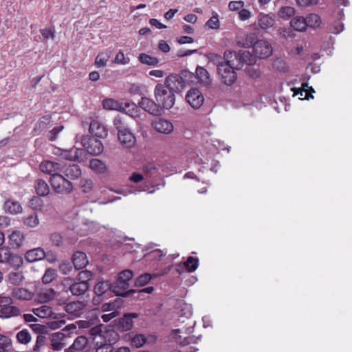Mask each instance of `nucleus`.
<instances>
[{"mask_svg":"<svg viewBox=\"0 0 352 352\" xmlns=\"http://www.w3.org/2000/svg\"><path fill=\"white\" fill-rule=\"evenodd\" d=\"M46 340L45 336L43 335H38L36 337V340L34 346H33V351L38 352L41 350V347L45 344Z\"/></svg>","mask_w":352,"mask_h":352,"instance_id":"052dcab7","label":"nucleus"},{"mask_svg":"<svg viewBox=\"0 0 352 352\" xmlns=\"http://www.w3.org/2000/svg\"><path fill=\"white\" fill-rule=\"evenodd\" d=\"M24 234L19 230H14L9 236L10 244L13 248H20L24 241Z\"/></svg>","mask_w":352,"mask_h":352,"instance_id":"a878e982","label":"nucleus"},{"mask_svg":"<svg viewBox=\"0 0 352 352\" xmlns=\"http://www.w3.org/2000/svg\"><path fill=\"white\" fill-rule=\"evenodd\" d=\"M94 349L96 352H113L114 347L109 344H107L99 338H96L94 341Z\"/></svg>","mask_w":352,"mask_h":352,"instance_id":"c9c22d12","label":"nucleus"},{"mask_svg":"<svg viewBox=\"0 0 352 352\" xmlns=\"http://www.w3.org/2000/svg\"><path fill=\"white\" fill-rule=\"evenodd\" d=\"M133 272L130 270L122 271L118 275L116 281L113 283L115 287H118L120 292L121 296H126V290L129 288V281L133 277Z\"/></svg>","mask_w":352,"mask_h":352,"instance_id":"423d86ee","label":"nucleus"},{"mask_svg":"<svg viewBox=\"0 0 352 352\" xmlns=\"http://www.w3.org/2000/svg\"><path fill=\"white\" fill-rule=\"evenodd\" d=\"M82 153V149L73 148L68 151H65L63 153V157L67 160L76 161L79 159V155Z\"/></svg>","mask_w":352,"mask_h":352,"instance_id":"4c0bfd02","label":"nucleus"},{"mask_svg":"<svg viewBox=\"0 0 352 352\" xmlns=\"http://www.w3.org/2000/svg\"><path fill=\"white\" fill-rule=\"evenodd\" d=\"M102 106L104 109L108 110H120L122 107V104H120L118 101L111 99L107 98L104 99L102 102Z\"/></svg>","mask_w":352,"mask_h":352,"instance_id":"09e8293b","label":"nucleus"},{"mask_svg":"<svg viewBox=\"0 0 352 352\" xmlns=\"http://www.w3.org/2000/svg\"><path fill=\"white\" fill-rule=\"evenodd\" d=\"M164 85L175 94L181 91L184 88L186 81L181 76L172 74L166 77Z\"/></svg>","mask_w":352,"mask_h":352,"instance_id":"0eeeda50","label":"nucleus"},{"mask_svg":"<svg viewBox=\"0 0 352 352\" xmlns=\"http://www.w3.org/2000/svg\"><path fill=\"white\" fill-rule=\"evenodd\" d=\"M197 78L204 85L210 83V77L208 72L203 67L198 66L195 71Z\"/></svg>","mask_w":352,"mask_h":352,"instance_id":"f704fd0d","label":"nucleus"},{"mask_svg":"<svg viewBox=\"0 0 352 352\" xmlns=\"http://www.w3.org/2000/svg\"><path fill=\"white\" fill-rule=\"evenodd\" d=\"M273 66L274 68L280 72H286L288 69L287 65L281 58L275 59L273 63Z\"/></svg>","mask_w":352,"mask_h":352,"instance_id":"13d9d810","label":"nucleus"},{"mask_svg":"<svg viewBox=\"0 0 352 352\" xmlns=\"http://www.w3.org/2000/svg\"><path fill=\"white\" fill-rule=\"evenodd\" d=\"M97 338L113 346V344L119 340V335L113 330H109L99 335Z\"/></svg>","mask_w":352,"mask_h":352,"instance_id":"393cba45","label":"nucleus"},{"mask_svg":"<svg viewBox=\"0 0 352 352\" xmlns=\"http://www.w3.org/2000/svg\"><path fill=\"white\" fill-rule=\"evenodd\" d=\"M59 270L63 274H68L72 270V265L69 261H63L59 265Z\"/></svg>","mask_w":352,"mask_h":352,"instance_id":"680f3d73","label":"nucleus"},{"mask_svg":"<svg viewBox=\"0 0 352 352\" xmlns=\"http://www.w3.org/2000/svg\"><path fill=\"white\" fill-rule=\"evenodd\" d=\"M61 166L62 164L56 162L44 160L40 164L39 168L43 173L53 177L56 175H60L59 173L61 170Z\"/></svg>","mask_w":352,"mask_h":352,"instance_id":"4468645a","label":"nucleus"},{"mask_svg":"<svg viewBox=\"0 0 352 352\" xmlns=\"http://www.w3.org/2000/svg\"><path fill=\"white\" fill-rule=\"evenodd\" d=\"M92 181L91 179H81L80 186L83 192H89L92 188Z\"/></svg>","mask_w":352,"mask_h":352,"instance_id":"0e129e2a","label":"nucleus"},{"mask_svg":"<svg viewBox=\"0 0 352 352\" xmlns=\"http://www.w3.org/2000/svg\"><path fill=\"white\" fill-rule=\"evenodd\" d=\"M16 338L20 344H27L31 341L32 336L28 329H23L16 333Z\"/></svg>","mask_w":352,"mask_h":352,"instance_id":"a19ab883","label":"nucleus"},{"mask_svg":"<svg viewBox=\"0 0 352 352\" xmlns=\"http://www.w3.org/2000/svg\"><path fill=\"white\" fill-rule=\"evenodd\" d=\"M121 111L125 112L126 114L132 118L138 116V111L136 105L134 103L125 102L122 104Z\"/></svg>","mask_w":352,"mask_h":352,"instance_id":"58836bf2","label":"nucleus"},{"mask_svg":"<svg viewBox=\"0 0 352 352\" xmlns=\"http://www.w3.org/2000/svg\"><path fill=\"white\" fill-rule=\"evenodd\" d=\"M176 339H177V342L180 345H183V346L195 342V338L193 336H186L179 335L177 338H176Z\"/></svg>","mask_w":352,"mask_h":352,"instance_id":"6e6d98bb","label":"nucleus"},{"mask_svg":"<svg viewBox=\"0 0 352 352\" xmlns=\"http://www.w3.org/2000/svg\"><path fill=\"white\" fill-rule=\"evenodd\" d=\"M10 252L9 248L0 246V263H6Z\"/></svg>","mask_w":352,"mask_h":352,"instance_id":"bf43d9fd","label":"nucleus"},{"mask_svg":"<svg viewBox=\"0 0 352 352\" xmlns=\"http://www.w3.org/2000/svg\"><path fill=\"white\" fill-rule=\"evenodd\" d=\"M131 344L132 346L140 348L146 342V338L142 334H131L130 336Z\"/></svg>","mask_w":352,"mask_h":352,"instance_id":"c03bdc74","label":"nucleus"},{"mask_svg":"<svg viewBox=\"0 0 352 352\" xmlns=\"http://www.w3.org/2000/svg\"><path fill=\"white\" fill-rule=\"evenodd\" d=\"M32 312L38 317L43 318L50 317L53 314L52 307L45 305L34 308Z\"/></svg>","mask_w":352,"mask_h":352,"instance_id":"473e14b6","label":"nucleus"},{"mask_svg":"<svg viewBox=\"0 0 352 352\" xmlns=\"http://www.w3.org/2000/svg\"><path fill=\"white\" fill-rule=\"evenodd\" d=\"M10 294L12 298L24 301L30 300L34 296V292L24 287H19L12 288Z\"/></svg>","mask_w":352,"mask_h":352,"instance_id":"dca6fc26","label":"nucleus"},{"mask_svg":"<svg viewBox=\"0 0 352 352\" xmlns=\"http://www.w3.org/2000/svg\"><path fill=\"white\" fill-rule=\"evenodd\" d=\"M55 294L56 292L52 289H43L38 294V300L41 302H49L54 298Z\"/></svg>","mask_w":352,"mask_h":352,"instance_id":"79ce46f5","label":"nucleus"},{"mask_svg":"<svg viewBox=\"0 0 352 352\" xmlns=\"http://www.w3.org/2000/svg\"><path fill=\"white\" fill-rule=\"evenodd\" d=\"M152 126L159 133L163 134H170L174 129L173 123L164 118H157L152 122Z\"/></svg>","mask_w":352,"mask_h":352,"instance_id":"ddd939ff","label":"nucleus"},{"mask_svg":"<svg viewBox=\"0 0 352 352\" xmlns=\"http://www.w3.org/2000/svg\"><path fill=\"white\" fill-rule=\"evenodd\" d=\"M12 340L10 337L0 334V352H10Z\"/></svg>","mask_w":352,"mask_h":352,"instance_id":"49530a36","label":"nucleus"},{"mask_svg":"<svg viewBox=\"0 0 352 352\" xmlns=\"http://www.w3.org/2000/svg\"><path fill=\"white\" fill-rule=\"evenodd\" d=\"M344 30V24L339 20L336 21L333 25L331 32L333 34H340Z\"/></svg>","mask_w":352,"mask_h":352,"instance_id":"69168bd1","label":"nucleus"},{"mask_svg":"<svg viewBox=\"0 0 352 352\" xmlns=\"http://www.w3.org/2000/svg\"><path fill=\"white\" fill-rule=\"evenodd\" d=\"M22 222L25 227L34 228L39 224L38 214L36 212H32L28 216H25L22 217Z\"/></svg>","mask_w":352,"mask_h":352,"instance_id":"c756f323","label":"nucleus"},{"mask_svg":"<svg viewBox=\"0 0 352 352\" xmlns=\"http://www.w3.org/2000/svg\"><path fill=\"white\" fill-rule=\"evenodd\" d=\"M113 127L118 131V135L129 129V124H127L125 118L120 116H117L113 118Z\"/></svg>","mask_w":352,"mask_h":352,"instance_id":"c85d7f7f","label":"nucleus"},{"mask_svg":"<svg viewBox=\"0 0 352 352\" xmlns=\"http://www.w3.org/2000/svg\"><path fill=\"white\" fill-rule=\"evenodd\" d=\"M252 53L255 54L256 58H266L272 54V48L267 41L260 40L254 43Z\"/></svg>","mask_w":352,"mask_h":352,"instance_id":"1a4fd4ad","label":"nucleus"},{"mask_svg":"<svg viewBox=\"0 0 352 352\" xmlns=\"http://www.w3.org/2000/svg\"><path fill=\"white\" fill-rule=\"evenodd\" d=\"M138 60L142 63L151 66H155L159 63V60L157 58L144 53H142L139 55Z\"/></svg>","mask_w":352,"mask_h":352,"instance_id":"de8ad7c7","label":"nucleus"},{"mask_svg":"<svg viewBox=\"0 0 352 352\" xmlns=\"http://www.w3.org/2000/svg\"><path fill=\"white\" fill-rule=\"evenodd\" d=\"M25 278L22 272H10L9 274V282L14 285H19L23 283Z\"/></svg>","mask_w":352,"mask_h":352,"instance_id":"8fccbe9b","label":"nucleus"},{"mask_svg":"<svg viewBox=\"0 0 352 352\" xmlns=\"http://www.w3.org/2000/svg\"><path fill=\"white\" fill-rule=\"evenodd\" d=\"M3 210L6 213L12 215L21 214L23 211L21 204L14 199H8L3 204Z\"/></svg>","mask_w":352,"mask_h":352,"instance_id":"aec40b11","label":"nucleus"},{"mask_svg":"<svg viewBox=\"0 0 352 352\" xmlns=\"http://www.w3.org/2000/svg\"><path fill=\"white\" fill-rule=\"evenodd\" d=\"M151 279V276L149 274L146 273L142 274L136 278L135 285L138 287L144 286L147 284Z\"/></svg>","mask_w":352,"mask_h":352,"instance_id":"5fc2aeb1","label":"nucleus"},{"mask_svg":"<svg viewBox=\"0 0 352 352\" xmlns=\"http://www.w3.org/2000/svg\"><path fill=\"white\" fill-rule=\"evenodd\" d=\"M306 23L307 26L316 28H318L320 24V18L316 14H310L306 18Z\"/></svg>","mask_w":352,"mask_h":352,"instance_id":"603ef678","label":"nucleus"},{"mask_svg":"<svg viewBox=\"0 0 352 352\" xmlns=\"http://www.w3.org/2000/svg\"><path fill=\"white\" fill-rule=\"evenodd\" d=\"M72 263L76 270L84 268L89 263L87 256L85 252L76 251L73 254Z\"/></svg>","mask_w":352,"mask_h":352,"instance_id":"412c9836","label":"nucleus"},{"mask_svg":"<svg viewBox=\"0 0 352 352\" xmlns=\"http://www.w3.org/2000/svg\"><path fill=\"white\" fill-rule=\"evenodd\" d=\"M110 292L115 293L116 296L120 295L118 287H115L113 283H110L109 281L103 279L98 280L94 288V292L96 296H106V294Z\"/></svg>","mask_w":352,"mask_h":352,"instance_id":"6e6552de","label":"nucleus"},{"mask_svg":"<svg viewBox=\"0 0 352 352\" xmlns=\"http://www.w3.org/2000/svg\"><path fill=\"white\" fill-rule=\"evenodd\" d=\"M45 257V252L41 248L30 250L27 251L25 254V258L29 263H34L42 260Z\"/></svg>","mask_w":352,"mask_h":352,"instance_id":"4be33fe9","label":"nucleus"},{"mask_svg":"<svg viewBox=\"0 0 352 352\" xmlns=\"http://www.w3.org/2000/svg\"><path fill=\"white\" fill-rule=\"evenodd\" d=\"M20 309L17 307L12 305V304L0 309V316L1 318H8L17 316L20 315Z\"/></svg>","mask_w":352,"mask_h":352,"instance_id":"bb28decb","label":"nucleus"},{"mask_svg":"<svg viewBox=\"0 0 352 352\" xmlns=\"http://www.w3.org/2000/svg\"><path fill=\"white\" fill-rule=\"evenodd\" d=\"M34 188L36 192L39 196H46L50 192V187L47 183L41 179H38L35 181Z\"/></svg>","mask_w":352,"mask_h":352,"instance_id":"cd10ccee","label":"nucleus"},{"mask_svg":"<svg viewBox=\"0 0 352 352\" xmlns=\"http://www.w3.org/2000/svg\"><path fill=\"white\" fill-rule=\"evenodd\" d=\"M231 58L230 50H226L223 57L212 54L210 58V60L217 66V74L221 82L227 86H231L236 82V70L241 69L240 63H235Z\"/></svg>","mask_w":352,"mask_h":352,"instance_id":"f257e3e1","label":"nucleus"},{"mask_svg":"<svg viewBox=\"0 0 352 352\" xmlns=\"http://www.w3.org/2000/svg\"><path fill=\"white\" fill-rule=\"evenodd\" d=\"M60 172L64 175L63 176L69 179H76L82 175V171L80 166L76 164H62Z\"/></svg>","mask_w":352,"mask_h":352,"instance_id":"f8f14e48","label":"nucleus"},{"mask_svg":"<svg viewBox=\"0 0 352 352\" xmlns=\"http://www.w3.org/2000/svg\"><path fill=\"white\" fill-rule=\"evenodd\" d=\"M257 23L261 29H268L274 25L275 23V15L261 12L257 16Z\"/></svg>","mask_w":352,"mask_h":352,"instance_id":"6ab92c4d","label":"nucleus"},{"mask_svg":"<svg viewBox=\"0 0 352 352\" xmlns=\"http://www.w3.org/2000/svg\"><path fill=\"white\" fill-rule=\"evenodd\" d=\"M154 96L162 110L170 109L175 104V93L169 90L164 85L157 84L155 87Z\"/></svg>","mask_w":352,"mask_h":352,"instance_id":"f03ea898","label":"nucleus"},{"mask_svg":"<svg viewBox=\"0 0 352 352\" xmlns=\"http://www.w3.org/2000/svg\"><path fill=\"white\" fill-rule=\"evenodd\" d=\"M87 343L88 340L86 337L78 336L74 340V343L69 348H71L73 351H80L85 348V346L87 345Z\"/></svg>","mask_w":352,"mask_h":352,"instance_id":"a18cd8bd","label":"nucleus"},{"mask_svg":"<svg viewBox=\"0 0 352 352\" xmlns=\"http://www.w3.org/2000/svg\"><path fill=\"white\" fill-rule=\"evenodd\" d=\"M295 13V10L294 8L291 6H283L281 7L278 12V15L279 17L287 19L289 17L292 16Z\"/></svg>","mask_w":352,"mask_h":352,"instance_id":"3c124183","label":"nucleus"},{"mask_svg":"<svg viewBox=\"0 0 352 352\" xmlns=\"http://www.w3.org/2000/svg\"><path fill=\"white\" fill-rule=\"evenodd\" d=\"M81 142L87 152L92 155H98L103 151L101 141L94 137L85 135L82 138Z\"/></svg>","mask_w":352,"mask_h":352,"instance_id":"20e7f679","label":"nucleus"},{"mask_svg":"<svg viewBox=\"0 0 352 352\" xmlns=\"http://www.w3.org/2000/svg\"><path fill=\"white\" fill-rule=\"evenodd\" d=\"M230 53L232 54L231 58H232L234 63H240L241 69L245 63L248 65H252L256 62L255 54L254 53L252 54L248 50H239L237 52L230 50Z\"/></svg>","mask_w":352,"mask_h":352,"instance_id":"39448f33","label":"nucleus"},{"mask_svg":"<svg viewBox=\"0 0 352 352\" xmlns=\"http://www.w3.org/2000/svg\"><path fill=\"white\" fill-rule=\"evenodd\" d=\"M206 25L211 29H217L219 28V19L217 15L211 17L206 22Z\"/></svg>","mask_w":352,"mask_h":352,"instance_id":"774afa93","label":"nucleus"},{"mask_svg":"<svg viewBox=\"0 0 352 352\" xmlns=\"http://www.w3.org/2000/svg\"><path fill=\"white\" fill-rule=\"evenodd\" d=\"M135 314H125L120 321V327L123 331H129L133 327V318H136Z\"/></svg>","mask_w":352,"mask_h":352,"instance_id":"72a5a7b5","label":"nucleus"},{"mask_svg":"<svg viewBox=\"0 0 352 352\" xmlns=\"http://www.w3.org/2000/svg\"><path fill=\"white\" fill-rule=\"evenodd\" d=\"M50 240L52 243L56 246H60L63 243V238L58 233H52L50 235Z\"/></svg>","mask_w":352,"mask_h":352,"instance_id":"338daca9","label":"nucleus"},{"mask_svg":"<svg viewBox=\"0 0 352 352\" xmlns=\"http://www.w3.org/2000/svg\"><path fill=\"white\" fill-rule=\"evenodd\" d=\"M89 166L92 170L100 174L104 173L107 170L106 164L102 161L97 158L90 160Z\"/></svg>","mask_w":352,"mask_h":352,"instance_id":"7c9ffc66","label":"nucleus"},{"mask_svg":"<svg viewBox=\"0 0 352 352\" xmlns=\"http://www.w3.org/2000/svg\"><path fill=\"white\" fill-rule=\"evenodd\" d=\"M85 304L82 301L72 302L66 305L65 311L72 318L80 317L85 312Z\"/></svg>","mask_w":352,"mask_h":352,"instance_id":"2eb2a0df","label":"nucleus"},{"mask_svg":"<svg viewBox=\"0 0 352 352\" xmlns=\"http://www.w3.org/2000/svg\"><path fill=\"white\" fill-rule=\"evenodd\" d=\"M57 276L56 270L52 268L46 270L44 275L42 277V281L44 284H49L54 280Z\"/></svg>","mask_w":352,"mask_h":352,"instance_id":"864d4df0","label":"nucleus"},{"mask_svg":"<svg viewBox=\"0 0 352 352\" xmlns=\"http://www.w3.org/2000/svg\"><path fill=\"white\" fill-rule=\"evenodd\" d=\"M256 40V36L254 33L242 34L236 37V44L245 48H248L254 45Z\"/></svg>","mask_w":352,"mask_h":352,"instance_id":"5701e85b","label":"nucleus"},{"mask_svg":"<svg viewBox=\"0 0 352 352\" xmlns=\"http://www.w3.org/2000/svg\"><path fill=\"white\" fill-rule=\"evenodd\" d=\"M184 266L188 272H195L199 266V258L193 256H188L184 263Z\"/></svg>","mask_w":352,"mask_h":352,"instance_id":"37998d69","label":"nucleus"},{"mask_svg":"<svg viewBox=\"0 0 352 352\" xmlns=\"http://www.w3.org/2000/svg\"><path fill=\"white\" fill-rule=\"evenodd\" d=\"M115 63L121 65H126L129 63V58H126L124 53L120 51L116 56Z\"/></svg>","mask_w":352,"mask_h":352,"instance_id":"e2e57ef3","label":"nucleus"},{"mask_svg":"<svg viewBox=\"0 0 352 352\" xmlns=\"http://www.w3.org/2000/svg\"><path fill=\"white\" fill-rule=\"evenodd\" d=\"M290 25L292 28L299 32L305 31L307 27L306 19L303 16H296L293 18L290 21Z\"/></svg>","mask_w":352,"mask_h":352,"instance_id":"2f4dec72","label":"nucleus"},{"mask_svg":"<svg viewBox=\"0 0 352 352\" xmlns=\"http://www.w3.org/2000/svg\"><path fill=\"white\" fill-rule=\"evenodd\" d=\"M89 132L94 136L100 138H105L107 135V129L98 120H93L89 124Z\"/></svg>","mask_w":352,"mask_h":352,"instance_id":"f3484780","label":"nucleus"},{"mask_svg":"<svg viewBox=\"0 0 352 352\" xmlns=\"http://www.w3.org/2000/svg\"><path fill=\"white\" fill-rule=\"evenodd\" d=\"M50 182L56 193L69 194L73 190L72 183L61 174L50 177Z\"/></svg>","mask_w":352,"mask_h":352,"instance_id":"7ed1b4c3","label":"nucleus"},{"mask_svg":"<svg viewBox=\"0 0 352 352\" xmlns=\"http://www.w3.org/2000/svg\"><path fill=\"white\" fill-rule=\"evenodd\" d=\"M111 52L110 51L102 52L98 54L95 60V64L98 67H104L111 57Z\"/></svg>","mask_w":352,"mask_h":352,"instance_id":"e433bc0d","label":"nucleus"},{"mask_svg":"<svg viewBox=\"0 0 352 352\" xmlns=\"http://www.w3.org/2000/svg\"><path fill=\"white\" fill-rule=\"evenodd\" d=\"M139 106L145 111L153 116H160L162 113V109L157 102L147 97H142L138 102Z\"/></svg>","mask_w":352,"mask_h":352,"instance_id":"9d476101","label":"nucleus"},{"mask_svg":"<svg viewBox=\"0 0 352 352\" xmlns=\"http://www.w3.org/2000/svg\"><path fill=\"white\" fill-rule=\"evenodd\" d=\"M11 267L14 269L20 268L23 264V258L21 256L18 254H12L11 252L9 255V258L6 261Z\"/></svg>","mask_w":352,"mask_h":352,"instance_id":"ea45409f","label":"nucleus"},{"mask_svg":"<svg viewBox=\"0 0 352 352\" xmlns=\"http://www.w3.org/2000/svg\"><path fill=\"white\" fill-rule=\"evenodd\" d=\"M91 277L92 273L91 271L82 270L78 273L77 280L78 281H84L85 283H88Z\"/></svg>","mask_w":352,"mask_h":352,"instance_id":"4d7b16f0","label":"nucleus"},{"mask_svg":"<svg viewBox=\"0 0 352 352\" xmlns=\"http://www.w3.org/2000/svg\"><path fill=\"white\" fill-rule=\"evenodd\" d=\"M89 285L88 283L84 281H77L72 284L69 290L74 296H82L89 289Z\"/></svg>","mask_w":352,"mask_h":352,"instance_id":"b1692460","label":"nucleus"},{"mask_svg":"<svg viewBox=\"0 0 352 352\" xmlns=\"http://www.w3.org/2000/svg\"><path fill=\"white\" fill-rule=\"evenodd\" d=\"M186 100L193 109H197L203 104L204 97L199 89L192 88L187 92Z\"/></svg>","mask_w":352,"mask_h":352,"instance_id":"9b49d317","label":"nucleus"},{"mask_svg":"<svg viewBox=\"0 0 352 352\" xmlns=\"http://www.w3.org/2000/svg\"><path fill=\"white\" fill-rule=\"evenodd\" d=\"M120 144L125 148H131L136 143V138L130 129L118 135Z\"/></svg>","mask_w":352,"mask_h":352,"instance_id":"a211bd4d","label":"nucleus"}]
</instances>
